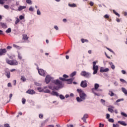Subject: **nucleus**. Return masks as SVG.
I'll return each instance as SVG.
<instances>
[{
    "label": "nucleus",
    "instance_id": "1",
    "mask_svg": "<svg viewBox=\"0 0 127 127\" xmlns=\"http://www.w3.org/2000/svg\"><path fill=\"white\" fill-rule=\"evenodd\" d=\"M77 92H78L79 97H76V100L77 102L81 103V102H83V101L86 100V98H87V94L84 92L82 89H77Z\"/></svg>",
    "mask_w": 127,
    "mask_h": 127
},
{
    "label": "nucleus",
    "instance_id": "2",
    "mask_svg": "<svg viewBox=\"0 0 127 127\" xmlns=\"http://www.w3.org/2000/svg\"><path fill=\"white\" fill-rule=\"evenodd\" d=\"M53 83L55 84V85H57L58 86H54V89L55 90H57V91H58L60 88H62V81H61L59 80V79H57L53 81Z\"/></svg>",
    "mask_w": 127,
    "mask_h": 127
},
{
    "label": "nucleus",
    "instance_id": "3",
    "mask_svg": "<svg viewBox=\"0 0 127 127\" xmlns=\"http://www.w3.org/2000/svg\"><path fill=\"white\" fill-rule=\"evenodd\" d=\"M6 62L9 65H11V66H16V65H18V62L15 60H9L8 59H6Z\"/></svg>",
    "mask_w": 127,
    "mask_h": 127
},
{
    "label": "nucleus",
    "instance_id": "4",
    "mask_svg": "<svg viewBox=\"0 0 127 127\" xmlns=\"http://www.w3.org/2000/svg\"><path fill=\"white\" fill-rule=\"evenodd\" d=\"M96 64H97L96 62H93V75H95V74H97L98 73V70H99V66L98 65H96Z\"/></svg>",
    "mask_w": 127,
    "mask_h": 127
},
{
    "label": "nucleus",
    "instance_id": "5",
    "mask_svg": "<svg viewBox=\"0 0 127 127\" xmlns=\"http://www.w3.org/2000/svg\"><path fill=\"white\" fill-rule=\"evenodd\" d=\"M80 75L85 78H87L88 79L91 77V74L90 72H87L86 71H81Z\"/></svg>",
    "mask_w": 127,
    "mask_h": 127
},
{
    "label": "nucleus",
    "instance_id": "6",
    "mask_svg": "<svg viewBox=\"0 0 127 127\" xmlns=\"http://www.w3.org/2000/svg\"><path fill=\"white\" fill-rule=\"evenodd\" d=\"M38 73L41 76H43L44 77H45V76H46V72L43 69H39Z\"/></svg>",
    "mask_w": 127,
    "mask_h": 127
},
{
    "label": "nucleus",
    "instance_id": "7",
    "mask_svg": "<svg viewBox=\"0 0 127 127\" xmlns=\"http://www.w3.org/2000/svg\"><path fill=\"white\" fill-rule=\"evenodd\" d=\"M6 49H0V56H2V55H5L6 53Z\"/></svg>",
    "mask_w": 127,
    "mask_h": 127
},
{
    "label": "nucleus",
    "instance_id": "8",
    "mask_svg": "<svg viewBox=\"0 0 127 127\" xmlns=\"http://www.w3.org/2000/svg\"><path fill=\"white\" fill-rule=\"evenodd\" d=\"M80 86L82 88H86L87 87V81L86 80H83L81 81L80 83Z\"/></svg>",
    "mask_w": 127,
    "mask_h": 127
},
{
    "label": "nucleus",
    "instance_id": "9",
    "mask_svg": "<svg viewBox=\"0 0 127 127\" xmlns=\"http://www.w3.org/2000/svg\"><path fill=\"white\" fill-rule=\"evenodd\" d=\"M109 71H110L109 68H105L104 67H101L100 70V73H104V72H109Z\"/></svg>",
    "mask_w": 127,
    "mask_h": 127
},
{
    "label": "nucleus",
    "instance_id": "10",
    "mask_svg": "<svg viewBox=\"0 0 127 127\" xmlns=\"http://www.w3.org/2000/svg\"><path fill=\"white\" fill-rule=\"evenodd\" d=\"M51 81V77L49 75H47L45 78V82L46 84H48Z\"/></svg>",
    "mask_w": 127,
    "mask_h": 127
},
{
    "label": "nucleus",
    "instance_id": "11",
    "mask_svg": "<svg viewBox=\"0 0 127 127\" xmlns=\"http://www.w3.org/2000/svg\"><path fill=\"white\" fill-rule=\"evenodd\" d=\"M88 114H85L83 118H81V120H82V121H83L84 123H85V124H87V121H86V120H87V119H88Z\"/></svg>",
    "mask_w": 127,
    "mask_h": 127
},
{
    "label": "nucleus",
    "instance_id": "12",
    "mask_svg": "<svg viewBox=\"0 0 127 127\" xmlns=\"http://www.w3.org/2000/svg\"><path fill=\"white\" fill-rule=\"evenodd\" d=\"M26 93L29 95H33V94H35V91L32 89H29L26 91Z\"/></svg>",
    "mask_w": 127,
    "mask_h": 127
},
{
    "label": "nucleus",
    "instance_id": "13",
    "mask_svg": "<svg viewBox=\"0 0 127 127\" xmlns=\"http://www.w3.org/2000/svg\"><path fill=\"white\" fill-rule=\"evenodd\" d=\"M23 38L22 39L23 40H26L27 41L28 40V38H29V37H28V36H27V35L24 34L22 35Z\"/></svg>",
    "mask_w": 127,
    "mask_h": 127
},
{
    "label": "nucleus",
    "instance_id": "14",
    "mask_svg": "<svg viewBox=\"0 0 127 127\" xmlns=\"http://www.w3.org/2000/svg\"><path fill=\"white\" fill-rule=\"evenodd\" d=\"M52 96H56V97L59 96V93L56 91H53L51 93Z\"/></svg>",
    "mask_w": 127,
    "mask_h": 127
},
{
    "label": "nucleus",
    "instance_id": "15",
    "mask_svg": "<svg viewBox=\"0 0 127 127\" xmlns=\"http://www.w3.org/2000/svg\"><path fill=\"white\" fill-rule=\"evenodd\" d=\"M118 123L122 126H124V127H126V126H127L125 121H118Z\"/></svg>",
    "mask_w": 127,
    "mask_h": 127
},
{
    "label": "nucleus",
    "instance_id": "16",
    "mask_svg": "<svg viewBox=\"0 0 127 127\" xmlns=\"http://www.w3.org/2000/svg\"><path fill=\"white\" fill-rule=\"evenodd\" d=\"M99 87H100V85H99V84L98 83H95L94 84V88L92 89V90H98V89L99 88Z\"/></svg>",
    "mask_w": 127,
    "mask_h": 127
},
{
    "label": "nucleus",
    "instance_id": "17",
    "mask_svg": "<svg viewBox=\"0 0 127 127\" xmlns=\"http://www.w3.org/2000/svg\"><path fill=\"white\" fill-rule=\"evenodd\" d=\"M24 8H26V6H20L18 8V10H19V11H21V10H22V9H24Z\"/></svg>",
    "mask_w": 127,
    "mask_h": 127
},
{
    "label": "nucleus",
    "instance_id": "18",
    "mask_svg": "<svg viewBox=\"0 0 127 127\" xmlns=\"http://www.w3.org/2000/svg\"><path fill=\"white\" fill-rule=\"evenodd\" d=\"M5 75L7 78H10V72H9V71H5Z\"/></svg>",
    "mask_w": 127,
    "mask_h": 127
},
{
    "label": "nucleus",
    "instance_id": "19",
    "mask_svg": "<svg viewBox=\"0 0 127 127\" xmlns=\"http://www.w3.org/2000/svg\"><path fill=\"white\" fill-rule=\"evenodd\" d=\"M66 82H68V84H72L73 82V78L66 79Z\"/></svg>",
    "mask_w": 127,
    "mask_h": 127
},
{
    "label": "nucleus",
    "instance_id": "20",
    "mask_svg": "<svg viewBox=\"0 0 127 127\" xmlns=\"http://www.w3.org/2000/svg\"><path fill=\"white\" fill-rule=\"evenodd\" d=\"M45 88L46 87H45L44 88L43 92H44V93H48V94H50V90H49V89L45 90Z\"/></svg>",
    "mask_w": 127,
    "mask_h": 127
},
{
    "label": "nucleus",
    "instance_id": "21",
    "mask_svg": "<svg viewBox=\"0 0 127 127\" xmlns=\"http://www.w3.org/2000/svg\"><path fill=\"white\" fill-rule=\"evenodd\" d=\"M122 91L125 94V95H127V90L126 89V88L122 87Z\"/></svg>",
    "mask_w": 127,
    "mask_h": 127
},
{
    "label": "nucleus",
    "instance_id": "22",
    "mask_svg": "<svg viewBox=\"0 0 127 127\" xmlns=\"http://www.w3.org/2000/svg\"><path fill=\"white\" fill-rule=\"evenodd\" d=\"M76 74H77V72L76 71H73L70 75V77H74V76H75Z\"/></svg>",
    "mask_w": 127,
    "mask_h": 127
},
{
    "label": "nucleus",
    "instance_id": "23",
    "mask_svg": "<svg viewBox=\"0 0 127 127\" xmlns=\"http://www.w3.org/2000/svg\"><path fill=\"white\" fill-rule=\"evenodd\" d=\"M0 24L3 28H6L7 27L6 24H4V23H1Z\"/></svg>",
    "mask_w": 127,
    "mask_h": 127
},
{
    "label": "nucleus",
    "instance_id": "24",
    "mask_svg": "<svg viewBox=\"0 0 127 127\" xmlns=\"http://www.w3.org/2000/svg\"><path fill=\"white\" fill-rule=\"evenodd\" d=\"M68 6H70V7H76L77 5L75 3H72V4H68Z\"/></svg>",
    "mask_w": 127,
    "mask_h": 127
},
{
    "label": "nucleus",
    "instance_id": "25",
    "mask_svg": "<svg viewBox=\"0 0 127 127\" xmlns=\"http://www.w3.org/2000/svg\"><path fill=\"white\" fill-rule=\"evenodd\" d=\"M81 41L82 42V43H85V42H89V41L87 39H81Z\"/></svg>",
    "mask_w": 127,
    "mask_h": 127
},
{
    "label": "nucleus",
    "instance_id": "26",
    "mask_svg": "<svg viewBox=\"0 0 127 127\" xmlns=\"http://www.w3.org/2000/svg\"><path fill=\"white\" fill-rule=\"evenodd\" d=\"M109 95L110 96H111V97H113L114 96H115V93H114V92H113V91H109Z\"/></svg>",
    "mask_w": 127,
    "mask_h": 127
},
{
    "label": "nucleus",
    "instance_id": "27",
    "mask_svg": "<svg viewBox=\"0 0 127 127\" xmlns=\"http://www.w3.org/2000/svg\"><path fill=\"white\" fill-rule=\"evenodd\" d=\"M26 2H27L28 4H32V1H31V0H26Z\"/></svg>",
    "mask_w": 127,
    "mask_h": 127
},
{
    "label": "nucleus",
    "instance_id": "28",
    "mask_svg": "<svg viewBox=\"0 0 127 127\" xmlns=\"http://www.w3.org/2000/svg\"><path fill=\"white\" fill-rule=\"evenodd\" d=\"M21 80V81H22V82H25L26 81V78H25V77L22 76Z\"/></svg>",
    "mask_w": 127,
    "mask_h": 127
},
{
    "label": "nucleus",
    "instance_id": "29",
    "mask_svg": "<svg viewBox=\"0 0 127 127\" xmlns=\"http://www.w3.org/2000/svg\"><path fill=\"white\" fill-rule=\"evenodd\" d=\"M113 13H114L115 14H116V15H117V16H118L119 17H120V14H119V13L117 12L116 11V10H113Z\"/></svg>",
    "mask_w": 127,
    "mask_h": 127
},
{
    "label": "nucleus",
    "instance_id": "30",
    "mask_svg": "<svg viewBox=\"0 0 127 127\" xmlns=\"http://www.w3.org/2000/svg\"><path fill=\"white\" fill-rule=\"evenodd\" d=\"M6 33H10L11 32V29L10 28H8L5 31Z\"/></svg>",
    "mask_w": 127,
    "mask_h": 127
},
{
    "label": "nucleus",
    "instance_id": "31",
    "mask_svg": "<svg viewBox=\"0 0 127 127\" xmlns=\"http://www.w3.org/2000/svg\"><path fill=\"white\" fill-rule=\"evenodd\" d=\"M7 0H0V4H4L5 1H6Z\"/></svg>",
    "mask_w": 127,
    "mask_h": 127
},
{
    "label": "nucleus",
    "instance_id": "32",
    "mask_svg": "<svg viewBox=\"0 0 127 127\" xmlns=\"http://www.w3.org/2000/svg\"><path fill=\"white\" fill-rule=\"evenodd\" d=\"M37 90L39 91V92H43L44 88L42 89L41 87H38Z\"/></svg>",
    "mask_w": 127,
    "mask_h": 127
},
{
    "label": "nucleus",
    "instance_id": "33",
    "mask_svg": "<svg viewBox=\"0 0 127 127\" xmlns=\"http://www.w3.org/2000/svg\"><path fill=\"white\" fill-rule=\"evenodd\" d=\"M108 110L109 112H110V113H114V110L112 108H109L108 109Z\"/></svg>",
    "mask_w": 127,
    "mask_h": 127
},
{
    "label": "nucleus",
    "instance_id": "34",
    "mask_svg": "<svg viewBox=\"0 0 127 127\" xmlns=\"http://www.w3.org/2000/svg\"><path fill=\"white\" fill-rule=\"evenodd\" d=\"M60 98L61 100H64V99H65V97L62 94L60 95Z\"/></svg>",
    "mask_w": 127,
    "mask_h": 127
},
{
    "label": "nucleus",
    "instance_id": "35",
    "mask_svg": "<svg viewBox=\"0 0 127 127\" xmlns=\"http://www.w3.org/2000/svg\"><path fill=\"white\" fill-rule=\"evenodd\" d=\"M44 117V116L42 114H40L39 115V119H43Z\"/></svg>",
    "mask_w": 127,
    "mask_h": 127
},
{
    "label": "nucleus",
    "instance_id": "36",
    "mask_svg": "<svg viewBox=\"0 0 127 127\" xmlns=\"http://www.w3.org/2000/svg\"><path fill=\"white\" fill-rule=\"evenodd\" d=\"M108 122H109V123H114V122H115V121L114 120V119L110 118L108 120Z\"/></svg>",
    "mask_w": 127,
    "mask_h": 127
},
{
    "label": "nucleus",
    "instance_id": "37",
    "mask_svg": "<svg viewBox=\"0 0 127 127\" xmlns=\"http://www.w3.org/2000/svg\"><path fill=\"white\" fill-rule=\"evenodd\" d=\"M25 102H26V100L24 98L22 99V103L23 105H24L25 104Z\"/></svg>",
    "mask_w": 127,
    "mask_h": 127
},
{
    "label": "nucleus",
    "instance_id": "38",
    "mask_svg": "<svg viewBox=\"0 0 127 127\" xmlns=\"http://www.w3.org/2000/svg\"><path fill=\"white\" fill-rule=\"evenodd\" d=\"M13 47H14V48H16L17 49H19V46H18L15 44H13Z\"/></svg>",
    "mask_w": 127,
    "mask_h": 127
},
{
    "label": "nucleus",
    "instance_id": "39",
    "mask_svg": "<svg viewBox=\"0 0 127 127\" xmlns=\"http://www.w3.org/2000/svg\"><path fill=\"white\" fill-rule=\"evenodd\" d=\"M121 115H122V116H123V117H127V114H126V113H124V112H122V113H121Z\"/></svg>",
    "mask_w": 127,
    "mask_h": 127
},
{
    "label": "nucleus",
    "instance_id": "40",
    "mask_svg": "<svg viewBox=\"0 0 127 127\" xmlns=\"http://www.w3.org/2000/svg\"><path fill=\"white\" fill-rule=\"evenodd\" d=\"M37 14H38V15H40L41 14V12H40V10H39V9L37 10Z\"/></svg>",
    "mask_w": 127,
    "mask_h": 127
},
{
    "label": "nucleus",
    "instance_id": "41",
    "mask_svg": "<svg viewBox=\"0 0 127 127\" xmlns=\"http://www.w3.org/2000/svg\"><path fill=\"white\" fill-rule=\"evenodd\" d=\"M120 81L121 82H122V83H127V81L123 78L120 79Z\"/></svg>",
    "mask_w": 127,
    "mask_h": 127
},
{
    "label": "nucleus",
    "instance_id": "42",
    "mask_svg": "<svg viewBox=\"0 0 127 127\" xmlns=\"http://www.w3.org/2000/svg\"><path fill=\"white\" fill-rule=\"evenodd\" d=\"M19 19H20V20L24 19V16L20 15L19 16Z\"/></svg>",
    "mask_w": 127,
    "mask_h": 127
},
{
    "label": "nucleus",
    "instance_id": "43",
    "mask_svg": "<svg viewBox=\"0 0 127 127\" xmlns=\"http://www.w3.org/2000/svg\"><path fill=\"white\" fill-rule=\"evenodd\" d=\"M121 101H124V99H118L116 101V103H119V102H121Z\"/></svg>",
    "mask_w": 127,
    "mask_h": 127
},
{
    "label": "nucleus",
    "instance_id": "44",
    "mask_svg": "<svg viewBox=\"0 0 127 127\" xmlns=\"http://www.w3.org/2000/svg\"><path fill=\"white\" fill-rule=\"evenodd\" d=\"M113 127H119V124H114L113 125Z\"/></svg>",
    "mask_w": 127,
    "mask_h": 127
},
{
    "label": "nucleus",
    "instance_id": "45",
    "mask_svg": "<svg viewBox=\"0 0 127 127\" xmlns=\"http://www.w3.org/2000/svg\"><path fill=\"white\" fill-rule=\"evenodd\" d=\"M29 10L30 11H33V7L30 6V7H29Z\"/></svg>",
    "mask_w": 127,
    "mask_h": 127
},
{
    "label": "nucleus",
    "instance_id": "46",
    "mask_svg": "<svg viewBox=\"0 0 127 127\" xmlns=\"http://www.w3.org/2000/svg\"><path fill=\"white\" fill-rule=\"evenodd\" d=\"M19 22V19L17 18L16 21L15 22V24H17Z\"/></svg>",
    "mask_w": 127,
    "mask_h": 127
},
{
    "label": "nucleus",
    "instance_id": "47",
    "mask_svg": "<svg viewBox=\"0 0 127 127\" xmlns=\"http://www.w3.org/2000/svg\"><path fill=\"white\" fill-rule=\"evenodd\" d=\"M35 85H36V86H41V84H40L38 82H35Z\"/></svg>",
    "mask_w": 127,
    "mask_h": 127
},
{
    "label": "nucleus",
    "instance_id": "48",
    "mask_svg": "<svg viewBox=\"0 0 127 127\" xmlns=\"http://www.w3.org/2000/svg\"><path fill=\"white\" fill-rule=\"evenodd\" d=\"M107 50H109V51H110V52H112V53H114V51H113V50H112L109 48H107Z\"/></svg>",
    "mask_w": 127,
    "mask_h": 127
},
{
    "label": "nucleus",
    "instance_id": "49",
    "mask_svg": "<svg viewBox=\"0 0 127 127\" xmlns=\"http://www.w3.org/2000/svg\"><path fill=\"white\" fill-rule=\"evenodd\" d=\"M60 80H61V81H66V79L63 77H60Z\"/></svg>",
    "mask_w": 127,
    "mask_h": 127
},
{
    "label": "nucleus",
    "instance_id": "50",
    "mask_svg": "<svg viewBox=\"0 0 127 127\" xmlns=\"http://www.w3.org/2000/svg\"><path fill=\"white\" fill-rule=\"evenodd\" d=\"M4 8H6V9H8V8H9L8 5H4Z\"/></svg>",
    "mask_w": 127,
    "mask_h": 127
},
{
    "label": "nucleus",
    "instance_id": "51",
    "mask_svg": "<svg viewBox=\"0 0 127 127\" xmlns=\"http://www.w3.org/2000/svg\"><path fill=\"white\" fill-rule=\"evenodd\" d=\"M18 58L20 60H21V59H22V58L21 57V56H20V55H19V54H18Z\"/></svg>",
    "mask_w": 127,
    "mask_h": 127
},
{
    "label": "nucleus",
    "instance_id": "52",
    "mask_svg": "<svg viewBox=\"0 0 127 127\" xmlns=\"http://www.w3.org/2000/svg\"><path fill=\"white\" fill-rule=\"evenodd\" d=\"M105 125L104 124H102V123L99 124V127H104Z\"/></svg>",
    "mask_w": 127,
    "mask_h": 127
},
{
    "label": "nucleus",
    "instance_id": "53",
    "mask_svg": "<svg viewBox=\"0 0 127 127\" xmlns=\"http://www.w3.org/2000/svg\"><path fill=\"white\" fill-rule=\"evenodd\" d=\"M89 4L91 5V6H93V5H94V2L93 1H90Z\"/></svg>",
    "mask_w": 127,
    "mask_h": 127
},
{
    "label": "nucleus",
    "instance_id": "54",
    "mask_svg": "<svg viewBox=\"0 0 127 127\" xmlns=\"http://www.w3.org/2000/svg\"><path fill=\"white\" fill-rule=\"evenodd\" d=\"M106 119H110V114H107V115H106Z\"/></svg>",
    "mask_w": 127,
    "mask_h": 127
},
{
    "label": "nucleus",
    "instance_id": "55",
    "mask_svg": "<svg viewBox=\"0 0 127 127\" xmlns=\"http://www.w3.org/2000/svg\"><path fill=\"white\" fill-rule=\"evenodd\" d=\"M13 83L14 85L15 86V85H16V80H13Z\"/></svg>",
    "mask_w": 127,
    "mask_h": 127
},
{
    "label": "nucleus",
    "instance_id": "56",
    "mask_svg": "<svg viewBox=\"0 0 127 127\" xmlns=\"http://www.w3.org/2000/svg\"><path fill=\"white\" fill-rule=\"evenodd\" d=\"M105 18H109V15L108 14H106L104 15Z\"/></svg>",
    "mask_w": 127,
    "mask_h": 127
},
{
    "label": "nucleus",
    "instance_id": "57",
    "mask_svg": "<svg viewBox=\"0 0 127 127\" xmlns=\"http://www.w3.org/2000/svg\"><path fill=\"white\" fill-rule=\"evenodd\" d=\"M63 77L64 78H68V76L66 74H64Z\"/></svg>",
    "mask_w": 127,
    "mask_h": 127
},
{
    "label": "nucleus",
    "instance_id": "58",
    "mask_svg": "<svg viewBox=\"0 0 127 127\" xmlns=\"http://www.w3.org/2000/svg\"><path fill=\"white\" fill-rule=\"evenodd\" d=\"M122 73H123L124 74H126V70H122Z\"/></svg>",
    "mask_w": 127,
    "mask_h": 127
},
{
    "label": "nucleus",
    "instance_id": "59",
    "mask_svg": "<svg viewBox=\"0 0 127 127\" xmlns=\"http://www.w3.org/2000/svg\"><path fill=\"white\" fill-rule=\"evenodd\" d=\"M6 48H7V49H11L12 47H11V46H8L6 47Z\"/></svg>",
    "mask_w": 127,
    "mask_h": 127
},
{
    "label": "nucleus",
    "instance_id": "60",
    "mask_svg": "<svg viewBox=\"0 0 127 127\" xmlns=\"http://www.w3.org/2000/svg\"><path fill=\"white\" fill-rule=\"evenodd\" d=\"M54 28H55L57 30H58V29H59V28H58V26H55Z\"/></svg>",
    "mask_w": 127,
    "mask_h": 127
},
{
    "label": "nucleus",
    "instance_id": "61",
    "mask_svg": "<svg viewBox=\"0 0 127 127\" xmlns=\"http://www.w3.org/2000/svg\"><path fill=\"white\" fill-rule=\"evenodd\" d=\"M106 102V101H105V100L104 99H101V103H105Z\"/></svg>",
    "mask_w": 127,
    "mask_h": 127
},
{
    "label": "nucleus",
    "instance_id": "62",
    "mask_svg": "<svg viewBox=\"0 0 127 127\" xmlns=\"http://www.w3.org/2000/svg\"><path fill=\"white\" fill-rule=\"evenodd\" d=\"M7 86H8V87H11V83H8L7 84Z\"/></svg>",
    "mask_w": 127,
    "mask_h": 127
},
{
    "label": "nucleus",
    "instance_id": "63",
    "mask_svg": "<svg viewBox=\"0 0 127 127\" xmlns=\"http://www.w3.org/2000/svg\"><path fill=\"white\" fill-rule=\"evenodd\" d=\"M111 68H112V69H115V65H114V64L112 65Z\"/></svg>",
    "mask_w": 127,
    "mask_h": 127
},
{
    "label": "nucleus",
    "instance_id": "64",
    "mask_svg": "<svg viewBox=\"0 0 127 127\" xmlns=\"http://www.w3.org/2000/svg\"><path fill=\"white\" fill-rule=\"evenodd\" d=\"M68 127H74V126L72 125H69L67 126Z\"/></svg>",
    "mask_w": 127,
    "mask_h": 127
}]
</instances>
